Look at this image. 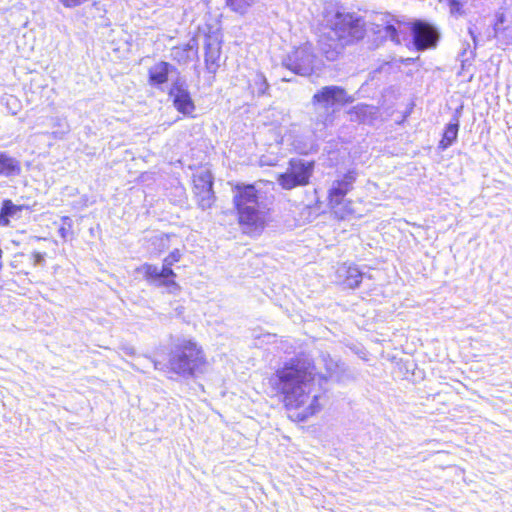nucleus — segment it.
Returning a JSON list of instances; mask_svg holds the SVG:
<instances>
[{
	"instance_id": "1",
	"label": "nucleus",
	"mask_w": 512,
	"mask_h": 512,
	"mask_svg": "<svg viewBox=\"0 0 512 512\" xmlns=\"http://www.w3.org/2000/svg\"><path fill=\"white\" fill-rule=\"evenodd\" d=\"M320 375L309 359H294L276 371L277 388L288 417L297 422L306 421L322 409V391L316 384Z\"/></svg>"
},
{
	"instance_id": "2",
	"label": "nucleus",
	"mask_w": 512,
	"mask_h": 512,
	"mask_svg": "<svg viewBox=\"0 0 512 512\" xmlns=\"http://www.w3.org/2000/svg\"><path fill=\"white\" fill-rule=\"evenodd\" d=\"M327 25L331 30L330 49L322 47V51L328 60L336 59L344 46L363 39L366 35V22L356 13L337 11L327 18Z\"/></svg>"
},
{
	"instance_id": "3",
	"label": "nucleus",
	"mask_w": 512,
	"mask_h": 512,
	"mask_svg": "<svg viewBox=\"0 0 512 512\" xmlns=\"http://www.w3.org/2000/svg\"><path fill=\"white\" fill-rule=\"evenodd\" d=\"M239 225L247 234H260L269 222V209L261 202L253 185L237 186L233 197Z\"/></svg>"
},
{
	"instance_id": "4",
	"label": "nucleus",
	"mask_w": 512,
	"mask_h": 512,
	"mask_svg": "<svg viewBox=\"0 0 512 512\" xmlns=\"http://www.w3.org/2000/svg\"><path fill=\"white\" fill-rule=\"evenodd\" d=\"M206 364L202 347L192 340L180 342L169 359L171 370L182 376H193L196 372H202Z\"/></svg>"
},
{
	"instance_id": "5",
	"label": "nucleus",
	"mask_w": 512,
	"mask_h": 512,
	"mask_svg": "<svg viewBox=\"0 0 512 512\" xmlns=\"http://www.w3.org/2000/svg\"><path fill=\"white\" fill-rule=\"evenodd\" d=\"M405 22L396 16L387 13H374L368 23H366L367 31L372 32L376 39L390 40L396 45L402 43L400 34L403 32Z\"/></svg>"
},
{
	"instance_id": "6",
	"label": "nucleus",
	"mask_w": 512,
	"mask_h": 512,
	"mask_svg": "<svg viewBox=\"0 0 512 512\" xmlns=\"http://www.w3.org/2000/svg\"><path fill=\"white\" fill-rule=\"evenodd\" d=\"M284 65L296 74L310 76L322 69L323 62L314 54L312 45L306 42L293 48Z\"/></svg>"
},
{
	"instance_id": "7",
	"label": "nucleus",
	"mask_w": 512,
	"mask_h": 512,
	"mask_svg": "<svg viewBox=\"0 0 512 512\" xmlns=\"http://www.w3.org/2000/svg\"><path fill=\"white\" fill-rule=\"evenodd\" d=\"M314 163L302 159H292L284 173L277 176V183L285 190L305 186L313 173Z\"/></svg>"
},
{
	"instance_id": "8",
	"label": "nucleus",
	"mask_w": 512,
	"mask_h": 512,
	"mask_svg": "<svg viewBox=\"0 0 512 512\" xmlns=\"http://www.w3.org/2000/svg\"><path fill=\"white\" fill-rule=\"evenodd\" d=\"M413 43L418 51L434 48L437 44L439 34L437 30L428 23L416 21L412 24Z\"/></svg>"
},
{
	"instance_id": "9",
	"label": "nucleus",
	"mask_w": 512,
	"mask_h": 512,
	"mask_svg": "<svg viewBox=\"0 0 512 512\" xmlns=\"http://www.w3.org/2000/svg\"><path fill=\"white\" fill-rule=\"evenodd\" d=\"M353 101L343 88L339 86H326L321 88L314 94L312 102L315 104H322L324 106L345 105Z\"/></svg>"
},
{
	"instance_id": "10",
	"label": "nucleus",
	"mask_w": 512,
	"mask_h": 512,
	"mask_svg": "<svg viewBox=\"0 0 512 512\" xmlns=\"http://www.w3.org/2000/svg\"><path fill=\"white\" fill-rule=\"evenodd\" d=\"M212 179V174L208 170L200 172L194 178V187L199 197V205L203 209L209 208L213 203Z\"/></svg>"
},
{
	"instance_id": "11",
	"label": "nucleus",
	"mask_w": 512,
	"mask_h": 512,
	"mask_svg": "<svg viewBox=\"0 0 512 512\" xmlns=\"http://www.w3.org/2000/svg\"><path fill=\"white\" fill-rule=\"evenodd\" d=\"M170 97L178 112L184 115H191L195 110V105L191 99L190 93L183 83L176 82L170 89Z\"/></svg>"
},
{
	"instance_id": "12",
	"label": "nucleus",
	"mask_w": 512,
	"mask_h": 512,
	"mask_svg": "<svg viewBox=\"0 0 512 512\" xmlns=\"http://www.w3.org/2000/svg\"><path fill=\"white\" fill-rule=\"evenodd\" d=\"M362 272L354 264L342 263L339 264L335 271V282L345 286L346 288L354 289L359 286L362 281Z\"/></svg>"
},
{
	"instance_id": "13",
	"label": "nucleus",
	"mask_w": 512,
	"mask_h": 512,
	"mask_svg": "<svg viewBox=\"0 0 512 512\" xmlns=\"http://www.w3.org/2000/svg\"><path fill=\"white\" fill-rule=\"evenodd\" d=\"M354 180L352 174H347L341 180L334 181L329 189V205L343 201L346 194L351 190Z\"/></svg>"
},
{
	"instance_id": "14",
	"label": "nucleus",
	"mask_w": 512,
	"mask_h": 512,
	"mask_svg": "<svg viewBox=\"0 0 512 512\" xmlns=\"http://www.w3.org/2000/svg\"><path fill=\"white\" fill-rule=\"evenodd\" d=\"M171 65L167 62H158L149 69V80L153 84H163L168 80Z\"/></svg>"
},
{
	"instance_id": "15",
	"label": "nucleus",
	"mask_w": 512,
	"mask_h": 512,
	"mask_svg": "<svg viewBox=\"0 0 512 512\" xmlns=\"http://www.w3.org/2000/svg\"><path fill=\"white\" fill-rule=\"evenodd\" d=\"M221 55V48L219 44L209 43L205 52V64L209 72L215 73L219 68V60Z\"/></svg>"
},
{
	"instance_id": "16",
	"label": "nucleus",
	"mask_w": 512,
	"mask_h": 512,
	"mask_svg": "<svg viewBox=\"0 0 512 512\" xmlns=\"http://www.w3.org/2000/svg\"><path fill=\"white\" fill-rule=\"evenodd\" d=\"M197 55L195 42H189L184 46L175 47L172 50V56L178 62L186 63Z\"/></svg>"
},
{
	"instance_id": "17",
	"label": "nucleus",
	"mask_w": 512,
	"mask_h": 512,
	"mask_svg": "<svg viewBox=\"0 0 512 512\" xmlns=\"http://www.w3.org/2000/svg\"><path fill=\"white\" fill-rule=\"evenodd\" d=\"M20 171V163L16 159L0 153V174L17 175Z\"/></svg>"
},
{
	"instance_id": "18",
	"label": "nucleus",
	"mask_w": 512,
	"mask_h": 512,
	"mask_svg": "<svg viewBox=\"0 0 512 512\" xmlns=\"http://www.w3.org/2000/svg\"><path fill=\"white\" fill-rule=\"evenodd\" d=\"M459 124L449 123L444 131L443 137L439 142V148L442 150L447 149L451 146L457 139Z\"/></svg>"
},
{
	"instance_id": "19",
	"label": "nucleus",
	"mask_w": 512,
	"mask_h": 512,
	"mask_svg": "<svg viewBox=\"0 0 512 512\" xmlns=\"http://www.w3.org/2000/svg\"><path fill=\"white\" fill-rule=\"evenodd\" d=\"M22 207L13 204L11 201H5L0 213V224L6 226L9 224L10 218L19 215Z\"/></svg>"
},
{
	"instance_id": "20",
	"label": "nucleus",
	"mask_w": 512,
	"mask_h": 512,
	"mask_svg": "<svg viewBox=\"0 0 512 512\" xmlns=\"http://www.w3.org/2000/svg\"><path fill=\"white\" fill-rule=\"evenodd\" d=\"M353 203L349 200L343 199V201L337 202V204H331L330 207L334 214L340 218L345 219L354 214Z\"/></svg>"
},
{
	"instance_id": "21",
	"label": "nucleus",
	"mask_w": 512,
	"mask_h": 512,
	"mask_svg": "<svg viewBox=\"0 0 512 512\" xmlns=\"http://www.w3.org/2000/svg\"><path fill=\"white\" fill-rule=\"evenodd\" d=\"M250 88L253 94L257 96H263L269 89V84L266 77L262 73H256L250 84Z\"/></svg>"
},
{
	"instance_id": "22",
	"label": "nucleus",
	"mask_w": 512,
	"mask_h": 512,
	"mask_svg": "<svg viewBox=\"0 0 512 512\" xmlns=\"http://www.w3.org/2000/svg\"><path fill=\"white\" fill-rule=\"evenodd\" d=\"M255 2L256 0H225L227 7L240 15H245Z\"/></svg>"
},
{
	"instance_id": "23",
	"label": "nucleus",
	"mask_w": 512,
	"mask_h": 512,
	"mask_svg": "<svg viewBox=\"0 0 512 512\" xmlns=\"http://www.w3.org/2000/svg\"><path fill=\"white\" fill-rule=\"evenodd\" d=\"M320 363L324 366L326 373L322 375L323 378L332 377L339 368L337 360L333 359L329 354L322 353L320 356Z\"/></svg>"
},
{
	"instance_id": "24",
	"label": "nucleus",
	"mask_w": 512,
	"mask_h": 512,
	"mask_svg": "<svg viewBox=\"0 0 512 512\" xmlns=\"http://www.w3.org/2000/svg\"><path fill=\"white\" fill-rule=\"evenodd\" d=\"M137 271L142 273L148 280L159 281L160 270L155 265L145 263L140 266Z\"/></svg>"
},
{
	"instance_id": "25",
	"label": "nucleus",
	"mask_w": 512,
	"mask_h": 512,
	"mask_svg": "<svg viewBox=\"0 0 512 512\" xmlns=\"http://www.w3.org/2000/svg\"><path fill=\"white\" fill-rule=\"evenodd\" d=\"M507 17L504 14H500L495 23V33H506V36L512 40V24L508 26H504Z\"/></svg>"
},
{
	"instance_id": "26",
	"label": "nucleus",
	"mask_w": 512,
	"mask_h": 512,
	"mask_svg": "<svg viewBox=\"0 0 512 512\" xmlns=\"http://www.w3.org/2000/svg\"><path fill=\"white\" fill-rule=\"evenodd\" d=\"M182 257V253L179 249H174L173 251H171L169 253L168 256H166L163 260L164 263H166L167 265H173L174 263L180 261Z\"/></svg>"
},
{
	"instance_id": "27",
	"label": "nucleus",
	"mask_w": 512,
	"mask_h": 512,
	"mask_svg": "<svg viewBox=\"0 0 512 512\" xmlns=\"http://www.w3.org/2000/svg\"><path fill=\"white\" fill-rule=\"evenodd\" d=\"M159 284L166 287L169 292H176L179 290V285L174 281L173 278L160 279Z\"/></svg>"
},
{
	"instance_id": "28",
	"label": "nucleus",
	"mask_w": 512,
	"mask_h": 512,
	"mask_svg": "<svg viewBox=\"0 0 512 512\" xmlns=\"http://www.w3.org/2000/svg\"><path fill=\"white\" fill-rule=\"evenodd\" d=\"M175 277H176V274L171 269V265H167L166 263L163 262V267L159 273V280L167 279V278H175Z\"/></svg>"
},
{
	"instance_id": "29",
	"label": "nucleus",
	"mask_w": 512,
	"mask_h": 512,
	"mask_svg": "<svg viewBox=\"0 0 512 512\" xmlns=\"http://www.w3.org/2000/svg\"><path fill=\"white\" fill-rule=\"evenodd\" d=\"M30 260L33 263V266H43L45 263V253L33 252L30 255Z\"/></svg>"
},
{
	"instance_id": "30",
	"label": "nucleus",
	"mask_w": 512,
	"mask_h": 512,
	"mask_svg": "<svg viewBox=\"0 0 512 512\" xmlns=\"http://www.w3.org/2000/svg\"><path fill=\"white\" fill-rule=\"evenodd\" d=\"M446 1L450 5L451 13H453V14L461 13V6H462V2L464 0H446Z\"/></svg>"
},
{
	"instance_id": "31",
	"label": "nucleus",
	"mask_w": 512,
	"mask_h": 512,
	"mask_svg": "<svg viewBox=\"0 0 512 512\" xmlns=\"http://www.w3.org/2000/svg\"><path fill=\"white\" fill-rule=\"evenodd\" d=\"M354 110L358 114L365 116L367 113H371L372 107H370L368 105H357L354 107Z\"/></svg>"
},
{
	"instance_id": "32",
	"label": "nucleus",
	"mask_w": 512,
	"mask_h": 512,
	"mask_svg": "<svg viewBox=\"0 0 512 512\" xmlns=\"http://www.w3.org/2000/svg\"><path fill=\"white\" fill-rule=\"evenodd\" d=\"M169 236L168 235H162L160 237V241L162 243L163 248L167 247L166 242H168Z\"/></svg>"
},
{
	"instance_id": "33",
	"label": "nucleus",
	"mask_w": 512,
	"mask_h": 512,
	"mask_svg": "<svg viewBox=\"0 0 512 512\" xmlns=\"http://www.w3.org/2000/svg\"><path fill=\"white\" fill-rule=\"evenodd\" d=\"M59 232L62 237H65V228H60Z\"/></svg>"
}]
</instances>
